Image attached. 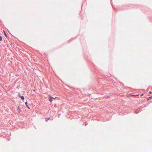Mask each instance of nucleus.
<instances>
[{"label": "nucleus", "mask_w": 152, "mask_h": 152, "mask_svg": "<svg viewBox=\"0 0 152 152\" xmlns=\"http://www.w3.org/2000/svg\"><path fill=\"white\" fill-rule=\"evenodd\" d=\"M4 35H5V37H7V35L5 33V32H4Z\"/></svg>", "instance_id": "nucleus-7"}, {"label": "nucleus", "mask_w": 152, "mask_h": 152, "mask_svg": "<svg viewBox=\"0 0 152 152\" xmlns=\"http://www.w3.org/2000/svg\"><path fill=\"white\" fill-rule=\"evenodd\" d=\"M17 111L19 113H20L21 111V110L20 109V108L19 106H18V107L17 108Z\"/></svg>", "instance_id": "nucleus-1"}, {"label": "nucleus", "mask_w": 152, "mask_h": 152, "mask_svg": "<svg viewBox=\"0 0 152 152\" xmlns=\"http://www.w3.org/2000/svg\"><path fill=\"white\" fill-rule=\"evenodd\" d=\"M18 96L20 97L21 98V99H23V100L24 99V97L23 96H20V94H18Z\"/></svg>", "instance_id": "nucleus-3"}, {"label": "nucleus", "mask_w": 152, "mask_h": 152, "mask_svg": "<svg viewBox=\"0 0 152 152\" xmlns=\"http://www.w3.org/2000/svg\"><path fill=\"white\" fill-rule=\"evenodd\" d=\"M2 39V37L1 36H0V41H1Z\"/></svg>", "instance_id": "nucleus-6"}, {"label": "nucleus", "mask_w": 152, "mask_h": 152, "mask_svg": "<svg viewBox=\"0 0 152 152\" xmlns=\"http://www.w3.org/2000/svg\"><path fill=\"white\" fill-rule=\"evenodd\" d=\"M50 119V118H46V119H45V121L46 122H47L48 120Z\"/></svg>", "instance_id": "nucleus-5"}, {"label": "nucleus", "mask_w": 152, "mask_h": 152, "mask_svg": "<svg viewBox=\"0 0 152 152\" xmlns=\"http://www.w3.org/2000/svg\"><path fill=\"white\" fill-rule=\"evenodd\" d=\"M55 98L50 96L49 97V100L50 102H52L53 100V99H55Z\"/></svg>", "instance_id": "nucleus-2"}, {"label": "nucleus", "mask_w": 152, "mask_h": 152, "mask_svg": "<svg viewBox=\"0 0 152 152\" xmlns=\"http://www.w3.org/2000/svg\"><path fill=\"white\" fill-rule=\"evenodd\" d=\"M149 94H151V91H150L149 92Z\"/></svg>", "instance_id": "nucleus-9"}, {"label": "nucleus", "mask_w": 152, "mask_h": 152, "mask_svg": "<svg viewBox=\"0 0 152 152\" xmlns=\"http://www.w3.org/2000/svg\"><path fill=\"white\" fill-rule=\"evenodd\" d=\"M108 97H109V96H106L105 97L106 98H108Z\"/></svg>", "instance_id": "nucleus-8"}, {"label": "nucleus", "mask_w": 152, "mask_h": 152, "mask_svg": "<svg viewBox=\"0 0 152 152\" xmlns=\"http://www.w3.org/2000/svg\"><path fill=\"white\" fill-rule=\"evenodd\" d=\"M143 95V94H142L141 95V96H142Z\"/></svg>", "instance_id": "nucleus-10"}, {"label": "nucleus", "mask_w": 152, "mask_h": 152, "mask_svg": "<svg viewBox=\"0 0 152 152\" xmlns=\"http://www.w3.org/2000/svg\"><path fill=\"white\" fill-rule=\"evenodd\" d=\"M25 104L26 105V106L28 108V109H30V108L29 107H28V102H25Z\"/></svg>", "instance_id": "nucleus-4"}]
</instances>
